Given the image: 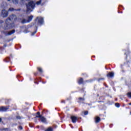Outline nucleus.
<instances>
[{
    "label": "nucleus",
    "mask_w": 131,
    "mask_h": 131,
    "mask_svg": "<svg viewBox=\"0 0 131 131\" xmlns=\"http://www.w3.org/2000/svg\"><path fill=\"white\" fill-rule=\"evenodd\" d=\"M8 109H9V107H7L5 106L0 107V111H3V112L7 111Z\"/></svg>",
    "instance_id": "nucleus-8"
},
{
    "label": "nucleus",
    "mask_w": 131,
    "mask_h": 131,
    "mask_svg": "<svg viewBox=\"0 0 131 131\" xmlns=\"http://www.w3.org/2000/svg\"><path fill=\"white\" fill-rule=\"evenodd\" d=\"M37 69H38V71H39V72H41V73L42 72V69L41 68H38Z\"/></svg>",
    "instance_id": "nucleus-18"
},
{
    "label": "nucleus",
    "mask_w": 131,
    "mask_h": 131,
    "mask_svg": "<svg viewBox=\"0 0 131 131\" xmlns=\"http://www.w3.org/2000/svg\"><path fill=\"white\" fill-rule=\"evenodd\" d=\"M100 120H101V119H100V117H96L95 118V122H96V123H98V122H100Z\"/></svg>",
    "instance_id": "nucleus-10"
},
{
    "label": "nucleus",
    "mask_w": 131,
    "mask_h": 131,
    "mask_svg": "<svg viewBox=\"0 0 131 131\" xmlns=\"http://www.w3.org/2000/svg\"><path fill=\"white\" fill-rule=\"evenodd\" d=\"M45 131H53V128L52 127H49L48 128L46 129Z\"/></svg>",
    "instance_id": "nucleus-14"
},
{
    "label": "nucleus",
    "mask_w": 131,
    "mask_h": 131,
    "mask_svg": "<svg viewBox=\"0 0 131 131\" xmlns=\"http://www.w3.org/2000/svg\"><path fill=\"white\" fill-rule=\"evenodd\" d=\"M28 1L30 0H20V4H24L26 2H28Z\"/></svg>",
    "instance_id": "nucleus-13"
},
{
    "label": "nucleus",
    "mask_w": 131,
    "mask_h": 131,
    "mask_svg": "<svg viewBox=\"0 0 131 131\" xmlns=\"http://www.w3.org/2000/svg\"><path fill=\"white\" fill-rule=\"evenodd\" d=\"M33 18V16L31 15L28 17V19L26 20L25 19H23L21 21V23H28L30 22V21H32V19Z\"/></svg>",
    "instance_id": "nucleus-4"
},
{
    "label": "nucleus",
    "mask_w": 131,
    "mask_h": 131,
    "mask_svg": "<svg viewBox=\"0 0 131 131\" xmlns=\"http://www.w3.org/2000/svg\"><path fill=\"white\" fill-rule=\"evenodd\" d=\"M19 129H23V128L22 126H20L19 127Z\"/></svg>",
    "instance_id": "nucleus-23"
},
{
    "label": "nucleus",
    "mask_w": 131,
    "mask_h": 131,
    "mask_svg": "<svg viewBox=\"0 0 131 131\" xmlns=\"http://www.w3.org/2000/svg\"><path fill=\"white\" fill-rule=\"evenodd\" d=\"M12 2L14 4H18L19 0H12Z\"/></svg>",
    "instance_id": "nucleus-15"
},
{
    "label": "nucleus",
    "mask_w": 131,
    "mask_h": 131,
    "mask_svg": "<svg viewBox=\"0 0 131 131\" xmlns=\"http://www.w3.org/2000/svg\"><path fill=\"white\" fill-rule=\"evenodd\" d=\"M71 118L72 119V122H73V123H75V122H76V120H77V118L74 116H72L71 117Z\"/></svg>",
    "instance_id": "nucleus-7"
},
{
    "label": "nucleus",
    "mask_w": 131,
    "mask_h": 131,
    "mask_svg": "<svg viewBox=\"0 0 131 131\" xmlns=\"http://www.w3.org/2000/svg\"><path fill=\"white\" fill-rule=\"evenodd\" d=\"M13 33H15V30H13L12 31L8 32V35H11L13 34Z\"/></svg>",
    "instance_id": "nucleus-12"
},
{
    "label": "nucleus",
    "mask_w": 131,
    "mask_h": 131,
    "mask_svg": "<svg viewBox=\"0 0 131 131\" xmlns=\"http://www.w3.org/2000/svg\"><path fill=\"white\" fill-rule=\"evenodd\" d=\"M17 19V17L15 15H12L10 16V18H8L6 21V23L7 25L6 28L5 29H9V28H12L13 26H12V21H15Z\"/></svg>",
    "instance_id": "nucleus-1"
},
{
    "label": "nucleus",
    "mask_w": 131,
    "mask_h": 131,
    "mask_svg": "<svg viewBox=\"0 0 131 131\" xmlns=\"http://www.w3.org/2000/svg\"><path fill=\"white\" fill-rule=\"evenodd\" d=\"M115 106H116V107H117L118 108H119V107L120 106V105H119V103H116L115 104Z\"/></svg>",
    "instance_id": "nucleus-17"
},
{
    "label": "nucleus",
    "mask_w": 131,
    "mask_h": 131,
    "mask_svg": "<svg viewBox=\"0 0 131 131\" xmlns=\"http://www.w3.org/2000/svg\"><path fill=\"white\" fill-rule=\"evenodd\" d=\"M36 33V32H34L32 34V35H34Z\"/></svg>",
    "instance_id": "nucleus-24"
},
{
    "label": "nucleus",
    "mask_w": 131,
    "mask_h": 131,
    "mask_svg": "<svg viewBox=\"0 0 131 131\" xmlns=\"http://www.w3.org/2000/svg\"><path fill=\"white\" fill-rule=\"evenodd\" d=\"M26 7L27 13H30L35 8V3L33 1H30L28 4H26Z\"/></svg>",
    "instance_id": "nucleus-2"
},
{
    "label": "nucleus",
    "mask_w": 131,
    "mask_h": 131,
    "mask_svg": "<svg viewBox=\"0 0 131 131\" xmlns=\"http://www.w3.org/2000/svg\"><path fill=\"white\" fill-rule=\"evenodd\" d=\"M107 77H113L114 76V73L113 72H111L107 74Z\"/></svg>",
    "instance_id": "nucleus-9"
},
{
    "label": "nucleus",
    "mask_w": 131,
    "mask_h": 131,
    "mask_svg": "<svg viewBox=\"0 0 131 131\" xmlns=\"http://www.w3.org/2000/svg\"><path fill=\"white\" fill-rule=\"evenodd\" d=\"M37 19H38V23L39 24H43V18H42L41 17H38L37 18Z\"/></svg>",
    "instance_id": "nucleus-6"
},
{
    "label": "nucleus",
    "mask_w": 131,
    "mask_h": 131,
    "mask_svg": "<svg viewBox=\"0 0 131 131\" xmlns=\"http://www.w3.org/2000/svg\"><path fill=\"white\" fill-rule=\"evenodd\" d=\"M1 23H3V21H1Z\"/></svg>",
    "instance_id": "nucleus-29"
},
{
    "label": "nucleus",
    "mask_w": 131,
    "mask_h": 131,
    "mask_svg": "<svg viewBox=\"0 0 131 131\" xmlns=\"http://www.w3.org/2000/svg\"><path fill=\"white\" fill-rule=\"evenodd\" d=\"M36 117L38 118H40V120H41V122H43V123H47V119L46 118H45V117L41 116L39 112L37 113V115Z\"/></svg>",
    "instance_id": "nucleus-3"
},
{
    "label": "nucleus",
    "mask_w": 131,
    "mask_h": 131,
    "mask_svg": "<svg viewBox=\"0 0 131 131\" xmlns=\"http://www.w3.org/2000/svg\"><path fill=\"white\" fill-rule=\"evenodd\" d=\"M17 119H20L21 118H20V117H17Z\"/></svg>",
    "instance_id": "nucleus-25"
},
{
    "label": "nucleus",
    "mask_w": 131,
    "mask_h": 131,
    "mask_svg": "<svg viewBox=\"0 0 131 131\" xmlns=\"http://www.w3.org/2000/svg\"><path fill=\"white\" fill-rule=\"evenodd\" d=\"M82 82H83V80L82 79V78H80L79 79V80L78 81V83L79 84H81V83H82Z\"/></svg>",
    "instance_id": "nucleus-11"
},
{
    "label": "nucleus",
    "mask_w": 131,
    "mask_h": 131,
    "mask_svg": "<svg viewBox=\"0 0 131 131\" xmlns=\"http://www.w3.org/2000/svg\"><path fill=\"white\" fill-rule=\"evenodd\" d=\"M8 15V11L7 10L4 9L2 10L1 13V16L3 17V18H5L6 17H7Z\"/></svg>",
    "instance_id": "nucleus-5"
},
{
    "label": "nucleus",
    "mask_w": 131,
    "mask_h": 131,
    "mask_svg": "<svg viewBox=\"0 0 131 131\" xmlns=\"http://www.w3.org/2000/svg\"><path fill=\"white\" fill-rule=\"evenodd\" d=\"M127 97H128V98H131V93L129 92L127 93Z\"/></svg>",
    "instance_id": "nucleus-19"
},
{
    "label": "nucleus",
    "mask_w": 131,
    "mask_h": 131,
    "mask_svg": "<svg viewBox=\"0 0 131 131\" xmlns=\"http://www.w3.org/2000/svg\"><path fill=\"white\" fill-rule=\"evenodd\" d=\"M40 4H41V1H39L36 3L37 6H39V5H40Z\"/></svg>",
    "instance_id": "nucleus-16"
},
{
    "label": "nucleus",
    "mask_w": 131,
    "mask_h": 131,
    "mask_svg": "<svg viewBox=\"0 0 131 131\" xmlns=\"http://www.w3.org/2000/svg\"><path fill=\"white\" fill-rule=\"evenodd\" d=\"M10 1H11V0H8V2H10Z\"/></svg>",
    "instance_id": "nucleus-28"
},
{
    "label": "nucleus",
    "mask_w": 131,
    "mask_h": 131,
    "mask_svg": "<svg viewBox=\"0 0 131 131\" xmlns=\"http://www.w3.org/2000/svg\"><path fill=\"white\" fill-rule=\"evenodd\" d=\"M129 105H131V102L130 103H129Z\"/></svg>",
    "instance_id": "nucleus-27"
},
{
    "label": "nucleus",
    "mask_w": 131,
    "mask_h": 131,
    "mask_svg": "<svg viewBox=\"0 0 131 131\" xmlns=\"http://www.w3.org/2000/svg\"><path fill=\"white\" fill-rule=\"evenodd\" d=\"M79 99L80 100V101H84V98H79Z\"/></svg>",
    "instance_id": "nucleus-21"
},
{
    "label": "nucleus",
    "mask_w": 131,
    "mask_h": 131,
    "mask_svg": "<svg viewBox=\"0 0 131 131\" xmlns=\"http://www.w3.org/2000/svg\"><path fill=\"white\" fill-rule=\"evenodd\" d=\"M9 11H10V12H12V11H14V8H11L9 9Z\"/></svg>",
    "instance_id": "nucleus-20"
},
{
    "label": "nucleus",
    "mask_w": 131,
    "mask_h": 131,
    "mask_svg": "<svg viewBox=\"0 0 131 131\" xmlns=\"http://www.w3.org/2000/svg\"><path fill=\"white\" fill-rule=\"evenodd\" d=\"M88 113H89V112L88 111H86V112H84V115H88Z\"/></svg>",
    "instance_id": "nucleus-22"
},
{
    "label": "nucleus",
    "mask_w": 131,
    "mask_h": 131,
    "mask_svg": "<svg viewBox=\"0 0 131 131\" xmlns=\"http://www.w3.org/2000/svg\"><path fill=\"white\" fill-rule=\"evenodd\" d=\"M2 122V118H0V122Z\"/></svg>",
    "instance_id": "nucleus-26"
}]
</instances>
